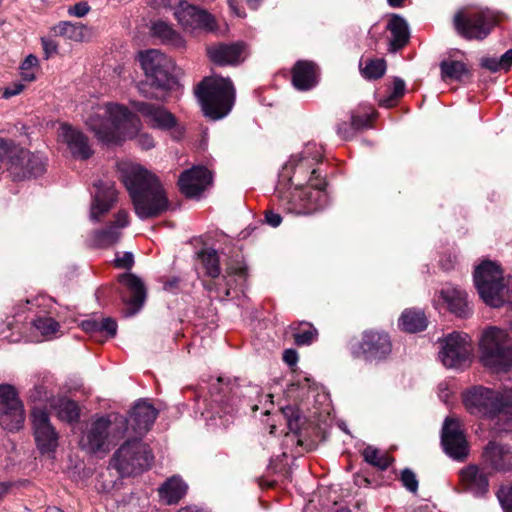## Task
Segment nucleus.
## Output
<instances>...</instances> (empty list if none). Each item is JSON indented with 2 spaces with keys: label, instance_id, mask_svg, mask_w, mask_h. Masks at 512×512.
<instances>
[{
  "label": "nucleus",
  "instance_id": "f257e3e1",
  "mask_svg": "<svg viewBox=\"0 0 512 512\" xmlns=\"http://www.w3.org/2000/svg\"><path fill=\"white\" fill-rule=\"evenodd\" d=\"M120 180L141 220L157 218L169 208V199L160 179L141 165H129L120 171Z\"/></svg>",
  "mask_w": 512,
  "mask_h": 512
},
{
  "label": "nucleus",
  "instance_id": "f03ea898",
  "mask_svg": "<svg viewBox=\"0 0 512 512\" xmlns=\"http://www.w3.org/2000/svg\"><path fill=\"white\" fill-rule=\"evenodd\" d=\"M138 60L146 77L138 84L139 93L148 99L165 101L168 92L177 85L174 63L156 49L139 52Z\"/></svg>",
  "mask_w": 512,
  "mask_h": 512
},
{
  "label": "nucleus",
  "instance_id": "7ed1b4c3",
  "mask_svg": "<svg viewBox=\"0 0 512 512\" xmlns=\"http://www.w3.org/2000/svg\"><path fill=\"white\" fill-rule=\"evenodd\" d=\"M461 400L466 411L476 417L504 420L512 414V389L504 394L491 388L475 385L461 393Z\"/></svg>",
  "mask_w": 512,
  "mask_h": 512
},
{
  "label": "nucleus",
  "instance_id": "20e7f679",
  "mask_svg": "<svg viewBox=\"0 0 512 512\" xmlns=\"http://www.w3.org/2000/svg\"><path fill=\"white\" fill-rule=\"evenodd\" d=\"M107 117L90 115L87 125L105 143L118 144L126 137H133L140 125V119L127 107L111 104L105 112Z\"/></svg>",
  "mask_w": 512,
  "mask_h": 512
},
{
  "label": "nucleus",
  "instance_id": "39448f33",
  "mask_svg": "<svg viewBox=\"0 0 512 512\" xmlns=\"http://www.w3.org/2000/svg\"><path fill=\"white\" fill-rule=\"evenodd\" d=\"M204 115L219 120L229 114L235 103V88L230 78L206 77L195 88Z\"/></svg>",
  "mask_w": 512,
  "mask_h": 512
},
{
  "label": "nucleus",
  "instance_id": "423d86ee",
  "mask_svg": "<svg viewBox=\"0 0 512 512\" xmlns=\"http://www.w3.org/2000/svg\"><path fill=\"white\" fill-rule=\"evenodd\" d=\"M327 181L319 169L313 168L307 185L296 184L295 190L282 200L285 211L295 215H310L323 210L328 204Z\"/></svg>",
  "mask_w": 512,
  "mask_h": 512
},
{
  "label": "nucleus",
  "instance_id": "0eeeda50",
  "mask_svg": "<svg viewBox=\"0 0 512 512\" xmlns=\"http://www.w3.org/2000/svg\"><path fill=\"white\" fill-rule=\"evenodd\" d=\"M474 283L485 304L499 308L512 303V286L505 280L501 267L495 262L483 261L474 271Z\"/></svg>",
  "mask_w": 512,
  "mask_h": 512
},
{
  "label": "nucleus",
  "instance_id": "6e6552de",
  "mask_svg": "<svg viewBox=\"0 0 512 512\" xmlns=\"http://www.w3.org/2000/svg\"><path fill=\"white\" fill-rule=\"evenodd\" d=\"M217 381V384L211 386L210 393L213 401L225 414H246L248 409L253 413L258 410L255 400L262 396V390L258 385L222 384L221 378Z\"/></svg>",
  "mask_w": 512,
  "mask_h": 512
},
{
  "label": "nucleus",
  "instance_id": "1a4fd4ad",
  "mask_svg": "<svg viewBox=\"0 0 512 512\" xmlns=\"http://www.w3.org/2000/svg\"><path fill=\"white\" fill-rule=\"evenodd\" d=\"M480 360L485 367L507 372L512 367V338L498 327L486 329L480 340Z\"/></svg>",
  "mask_w": 512,
  "mask_h": 512
},
{
  "label": "nucleus",
  "instance_id": "9d476101",
  "mask_svg": "<svg viewBox=\"0 0 512 512\" xmlns=\"http://www.w3.org/2000/svg\"><path fill=\"white\" fill-rule=\"evenodd\" d=\"M128 430L125 416L110 414L97 418L88 428L83 447L91 453L108 452L109 444L124 437Z\"/></svg>",
  "mask_w": 512,
  "mask_h": 512
},
{
  "label": "nucleus",
  "instance_id": "9b49d317",
  "mask_svg": "<svg viewBox=\"0 0 512 512\" xmlns=\"http://www.w3.org/2000/svg\"><path fill=\"white\" fill-rule=\"evenodd\" d=\"M0 150L7 158L6 169L13 181L37 178L46 170V163L41 155L14 147L11 140L0 137Z\"/></svg>",
  "mask_w": 512,
  "mask_h": 512
},
{
  "label": "nucleus",
  "instance_id": "f8f14e48",
  "mask_svg": "<svg viewBox=\"0 0 512 512\" xmlns=\"http://www.w3.org/2000/svg\"><path fill=\"white\" fill-rule=\"evenodd\" d=\"M347 348L353 359L378 363L386 360L391 354L392 340L383 330L366 329L359 337L351 338Z\"/></svg>",
  "mask_w": 512,
  "mask_h": 512
},
{
  "label": "nucleus",
  "instance_id": "ddd939ff",
  "mask_svg": "<svg viewBox=\"0 0 512 512\" xmlns=\"http://www.w3.org/2000/svg\"><path fill=\"white\" fill-rule=\"evenodd\" d=\"M497 21L489 10L458 9L453 18L452 26L456 34L467 41H482L488 37Z\"/></svg>",
  "mask_w": 512,
  "mask_h": 512
},
{
  "label": "nucleus",
  "instance_id": "4468645a",
  "mask_svg": "<svg viewBox=\"0 0 512 512\" xmlns=\"http://www.w3.org/2000/svg\"><path fill=\"white\" fill-rule=\"evenodd\" d=\"M154 460L150 447L140 438L125 441L113 454L111 463L122 476H130L148 470Z\"/></svg>",
  "mask_w": 512,
  "mask_h": 512
},
{
  "label": "nucleus",
  "instance_id": "2eb2a0df",
  "mask_svg": "<svg viewBox=\"0 0 512 512\" xmlns=\"http://www.w3.org/2000/svg\"><path fill=\"white\" fill-rule=\"evenodd\" d=\"M118 282L120 287L114 285L100 287L96 291L97 299L108 297L115 292L126 306L125 315H135L143 307L147 297V290L143 281L133 273H122L118 275Z\"/></svg>",
  "mask_w": 512,
  "mask_h": 512
},
{
  "label": "nucleus",
  "instance_id": "dca6fc26",
  "mask_svg": "<svg viewBox=\"0 0 512 512\" xmlns=\"http://www.w3.org/2000/svg\"><path fill=\"white\" fill-rule=\"evenodd\" d=\"M24 406L14 386L0 384V425L8 431H18L24 423Z\"/></svg>",
  "mask_w": 512,
  "mask_h": 512
},
{
  "label": "nucleus",
  "instance_id": "f3484780",
  "mask_svg": "<svg viewBox=\"0 0 512 512\" xmlns=\"http://www.w3.org/2000/svg\"><path fill=\"white\" fill-rule=\"evenodd\" d=\"M472 351L468 334L452 332L441 342L439 357L448 368H460L467 364Z\"/></svg>",
  "mask_w": 512,
  "mask_h": 512
},
{
  "label": "nucleus",
  "instance_id": "a211bd4d",
  "mask_svg": "<svg viewBox=\"0 0 512 512\" xmlns=\"http://www.w3.org/2000/svg\"><path fill=\"white\" fill-rule=\"evenodd\" d=\"M174 16L186 30H204L212 32L217 29L215 17L207 10L181 0L175 8Z\"/></svg>",
  "mask_w": 512,
  "mask_h": 512
},
{
  "label": "nucleus",
  "instance_id": "6ab92c4d",
  "mask_svg": "<svg viewBox=\"0 0 512 512\" xmlns=\"http://www.w3.org/2000/svg\"><path fill=\"white\" fill-rule=\"evenodd\" d=\"M34 438L41 454L54 453L58 447V433L44 408L33 407L30 414Z\"/></svg>",
  "mask_w": 512,
  "mask_h": 512
},
{
  "label": "nucleus",
  "instance_id": "aec40b11",
  "mask_svg": "<svg viewBox=\"0 0 512 512\" xmlns=\"http://www.w3.org/2000/svg\"><path fill=\"white\" fill-rule=\"evenodd\" d=\"M441 445L444 452L456 461L466 460L469 454L466 436L459 423L451 418H447L442 427Z\"/></svg>",
  "mask_w": 512,
  "mask_h": 512
},
{
  "label": "nucleus",
  "instance_id": "412c9836",
  "mask_svg": "<svg viewBox=\"0 0 512 512\" xmlns=\"http://www.w3.org/2000/svg\"><path fill=\"white\" fill-rule=\"evenodd\" d=\"M130 105L153 129L170 131L179 126L176 116L162 105L139 100H131Z\"/></svg>",
  "mask_w": 512,
  "mask_h": 512
},
{
  "label": "nucleus",
  "instance_id": "4be33fe9",
  "mask_svg": "<svg viewBox=\"0 0 512 512\" xmlns=\"http://www.w3.org/2000/svg\"><path fill=\"white\" fill-rule=\"evenodd\" d=\"M212 173L204 166L184 170L178 179L179 191L189 199L198 198L212 184Z\"/></svg>",
  "mask_w": 512,
  "mask_h": 512
},
{
  "label": "nucleus",
  "instance_id": "5701e85b",
  "mask_svg": "<svg viewBox=\"0 0 512 512\" xmlns=\"http://www.w3.org/2000/svg\"><path fill=\"white\" fill-rule=\"evenodd\" d=\"M281 413L286 421L289 432L292 434V440L296 439L297 446L301 447L305 452L314 450L315 443L305 438L304 426L306 425V419L302 415L301 410L297 406L288 405L281 408Z\"/></svg>",
  "mask_w": 512,
  "mask_h": 512
},
{
  "label": "nucleus",
  "instance_id": "b1692460",
  "mask_svg": "<svg viewBox=\"0 0 512 512\" xmlns=\"http://www.w3.org/2000/svg\"><path fill=\"white\" fill-rule=\"evenodd\" d=\"M59 137L67 145L71 155L76 159L87 160L93 155L88 137L69 124H62Z\"/></svg>",
  "mask_w": 512,
  "mask_h": 512
},
{
  "label": "nucleus",
  "instance_id": "393cba45",
  "mask_svg": "<svg viewBox=\"0 0 512 512\" xmlns=\"http://www.w3.org/2000/svg\"><path fill=\"white\" fill-rule=\"evenodd\" d=\"M158 416V410L148 401L139 400L130 411L127 419L133 431L140 437L147 433L153 426Z\"/></svg>",
  "mask_w": 512,
  "mask_h": 512
},
{
  "label": "nucleus",
  "instance_id": "a878e982",
  "mask_svg": "<svg viewBox=\"0 0 512 512\" xmlns=\"http://www.w3.org/2000/svg\"><path fill=\"white\" fill-rule=\"evenodd\" d=\"M460 482L466 492L485 497L489 492L488 473L477 465H468L460 471Z\"/></svg>",
  "mask_w": 512,
  "mask_h": 512
},
{
  "label": "nucleus",
  "instance_id": "bb28decb",
  "mask_svg": "<svg viewBox=\"0 0 512 512\" xmlns=\"http://www.w3.org/2000/svg\"><path fill=\"white\" fill-rule=\"evenodd\" d=\"M244 47L242 42L220 43L209 47L207 54L209 59L216 65H236L242 61Z\"/></svg>",
  "mask_w": 512,
  "mask_h": 512
},
{
  "label": "nucleus",
  "instance_id": "cd10ccee",
  "mask_svg": "<svg viewBox=\"0 0 512 512\" xmlns=\"http://www.w3.org/2000/svg\"><path fill=\"white\" fill-rule=\"evenodd\" d=\"M96 189L91 208L93 219L99 220L100 216L107 213L117 200V192L112 183L98 181L94 183Z\"/></svg>",
  "mask_w": 512,
  "mask_h": 512
},
{
  "label": "nucleus",
  "instance_id": "c85d7f7f",
  "mask_svg": "<svg viewBox=\"0 0 512 512\" xmlns=\"http://www.w3.org/2000/svg\"><path fill=\"white\" fill-rule=\"evenodd\" d=\"M292 84L299 91H308L317 84V66L306 60H298L292 68Z\"/></svg>",
  "mask_w": 512,
  "mask_h": 512
},
{
  "label": "nucleus",
  "instance_id": "c756f323",
  "mask_svg": "<svg viewBox=\"0 0 512 512\" xmlns=\"http://www.w3.org/2000/svg\"><path fill=\"white\" fill-rule=\"evenodd\" d=\"M439 294L449 312L455 316L467 318L472 313L467 301V293L464 290L447 287L443 288Z\"/></svg>",
  "mask_w": 512,
  "mask_h": 512
},
{
  "label": "nucleus",
  "instance_id": "7c9ffc66",
  "mask_svg": "<svg viewBox=\"0 0 512 512\" xmlns=\"http://www.w3.org/2000/svg\"><path fill=\"white\" fill-rule=\"evenodd\" d=\"M158 496L166 505L179 503L187 494L188 485L179 475L167 478L158 488Z\"/></svg>",
  "mask_w": 512,
  "mask_h": 512
},
{
  "label": "nucleus",
  "instance_id": "2f4dec72",
  "mask_svg": "<svg viewBox=\"0 0 512 512\" xmlns=\"http://www.w3.org/2000/svg\"><path fill=\"white\" fill-rule=\"evenodd\" d=\"M441 78L443 81H455L459 83H470L473 78L472 70L462 61L442 60L439 64Z\"/></svg>",
  "mask_w": 512,
  "mask_h": 512
},
{
  "label": "nucleus",
  "instance_id": "473e14b6",
  "mask_svg": "<svg viewBox=\"0 0 512 512\" xmlns=\"http://www.w3.org/2000/svg\"><path fill=\"white\" fill-rule=\"evenodd\" d=\"M387 29L392 35L388 49L390 52H397L408 44L410 32L408 23L402 16L393 14L387 24Z\"/></svg>",
  "mask_w": 512,
  "mask_h": 512
},
{
  "label": "nucleus",
  "instance_id": "72a5a7b5",
  "mask_svg": "<svg viewBox=\"0 0 512 512\" xmlns=\"http://www.w3.org/2000/svg\"><path fill=\"white\" fill-rule=\"evenodd\" d=\"M399 328L407 333L424 331L428 326V319L425 313L416 308L405 309L398 321Z\"/></svg>",
  "mask_w": 512,
  "mask_h": 512
},
{
  "label": "nucleus",
  "instance_id": "f704fd0d",
  "mask_svg": "<svg viewBox=\"0 0 512 512\" xmlns=\"http://www.w3.org/2000/svg\"><path fill=\"white\" fill-rule=\"evenodd\" d=\"M153 36L159 38L163 44L169 45L175 49L183 50L185 48V40L173 29L171 25L164 21H156L151 26Z\"/></svg>",
  "mask_w": 512,
  "mask_h": 512
},
{
  "label": "nucleus",
  "instance_id": "c9c22d12",
  "mask_svg": "<svg viewBox=\"0 0 512 512\" xmlns=\"http://www.w3.org/2000/svg\"><path fill=\"white\" fill-rule=\"evenodd\" d=\"M387 70V62L384 58H361L359 62V71L361 76L374 81L381 79Z\"/></svg>",
  "mask_w": 512,
  "mask_h": 512
},
{
  "label": "nucleus",
  "instance_id": "e433bc0d",
  "mask_svg": "<svg viewBox=\"0 0 512 512\" xmlns=\"http://www.w3.org/2000/svg\"><path fill=\"white\" fill-rule=\"evenodd\" d=\"M197 259L200 261L205 275L216 279L220 276V258L218 252L214 248H202L196 253Z\"/></svg>",
  "mask_w": 512,
  "mask_h": 512
},
{
  "label": "nucleus",
  "instance_id": "4c0bfd02",
  "mask_svg": "<svg viewBox=\"0 0 512 512\" xmlns=\"http://www.w3.org/2000/svg\"><path fill=\"white\" fill-rule=\"evenodd\" d=\"M57 411L58 418L67 423H75L80 418V407L75 400L61 397L52 405Z\"/></svg>",
  "mask_w": 512,
  "mask_h": 512
},
{
  "label": "nucleus",
  "instance_id": "58836bf2",
  "mask_svg": "<svg viewBox=\"0 0 512 512\" xmlns=\"http://www.w3.org/2000/svg\"><path fill=\"white\" fill-rule=\"evenodd\" d=\"M293 330L294 343L297 346L311 345L318 338V330L309 322L293 323L291 325Z\"/></svg>",
  "mask_w": 512,
  "mask_h": 512
},
{
  "label": "nucleus",
  "instance_id": "ea45409f",
  "mask_svg": "<svg viewBox=\"0 0 512 512\" xmlns=\"http://www.w3.org/2000/svg\"><path fill=\"white\" fill-rule=\"evenodd\" d=\"M361 455L366 463L385 471L394 461V458L389 456L387 453H381V451L371 445L366 446L362 451Z\"/></svg>",
  "mask_w": 512,
  "mask_h": 512
},
{
  "label": "nucleus",
  "instance_id": "a19ab883",
  "mask_svg": "<svg viewBox=\"0 0 512 512\" xmlns=\"http://www.w3.org/2000/svg\"><path fill=\"white\" fill-rule=\"evenodd\" d=\"M85 26L79 23H72L69 21H61L53 27V32L56 36L65 37L69 40L81 42L84 40Z\"/></svg>",
  "mask_w": 512,
  "mask_h": 512
},
{
  "label": "nucleus",
  "instance_id": "79ce46f5",
  "mask_svg": "<svg viewBox=\"0 0 512 512\" xmlns=\"http://www.w3.org/2000/svg\"><path fill=\"white\" fill-rule=\"evenodd\" d=\"M504 451L505 445H500L494 441H490L483 450L482 458L492 469L501 471L497 462H502Z\"/></svg>",
  "mask_w": 512,
  "mask_h": 512
},
{
  "label": "nucleus",
  "instance_id": "37998d69",
  "mask_svg": "<svg viewBox=\"0 0 512 512\" xmlns=\"http://www.w3.org/2000/svg\"><path fill=\"white\" fill-rule=\"evenodd\" d=\"M306 158H300L297 163H294L293 160H290L288 163H286L282 171L279 173V184L287 186L293 184V177L291 176V172H293L294 175L298 173H306Z\"/></svg>",
  "mask_w": 512,
  "mask_h": 512
},
{
  "label": "nucleus",
  "instance_id": "c03bdc74",
  "mask_svg": "<svg viewBox=\"0 0 512 512\" xmlns=\"http://www.w3.org/2000/svg\"><path fill=\"white\" fill-rule=\"evenodd\" d=\"M405 90L404 80L400 77H394L392 90L386 97L380 99L379 105L385 108L396 106L398 101L404 96Z\"/></svg>",
  "mask_w": 512,
  "mask_h": 512
},
{
  "label": "nucleus",
  "instance_id": "a18cd8bd",
  "mask_svg": "<svg viewBox=\"0 0 512 512\" xmlns=\"http://www.w3.org/2000/svg\"><path fill=\"white\" fill-rule=\"evenodd\" d=\"M121 233L114 226H108L104 229H100L95 231L94 233V243L97 247L107 248L115 244L119 238Z\"/></svg>",
  "mask_w": 512,
  "mask_h": 512
},
{
  "label": "nucleus",
  "instance_id": "49530a36",
  "mask_svg": "<svg viewBox=\"0 0 512 512\" xmlns=\"http://www.w3.org/2000/svg\"><path fill=\"white\" fill-rule=\"evenodd\" d=\"M375 115V111L368 112L361 109L353 110L351 112L350 122L355 132L370 128Z\"/></svg>",
  "mask_w": 512,
  "mask_h": 512
},
{
  "label": "nucleus",
  "instance_id": "de8ad7c7",
  "mask_svg": "<svg viewBox=\"0 0 512 512\" xmlns=\"http://www.w3.org/2000/svg\"><path fill=\"white\" fill-rule=\"evenodd\" d=\"M32 324L44 336L53 335L60 328L59 323L52 317H37Z\"/></svg>",
  "mask_w": 512,
  "mask_h": 512
},
{
  "label": "nucleus",
  "instance_id": "09e8293b",
  "mask_svg": "<svg viewBox=\"0 0 512 512\" xmlns=\"http://www.w3.org/2000/svg\"><path fill=\"white\" fill-rule=\"evenodd\" d=\"M118 325L112 317H102L98 319V336L105 338H114L117 335Z\"/></svg>",
  "mask_w": 512,
  "mask_h": 512
},
{
  "label": "nucleus",
  "instance_id": "8fccbe9b",
  "mask_svg": "<svg viewBox=\"0 0 512 512\" xmlns=\"http://www.w3.org/2000/svg\"><path fill=\"white\" fill-rule=\"evenodd\" d=\"M400 481L403 487L409 492L415 494L418 491L419 481L416 474L410 468H404L400 474Z\"/></svg>",
  "mask_w": 512,
  "mask_h": 512
},
{
  "label": "nucleus",
  "instance_id": "3c124183",
  "mask_svg": "<svg viewBox=\"0 0 512 512\" xmlns=\"http://www.w3.org/2000/svg\"><path fill=\"white\" fill-rule=\"evenodd\" d=\"M354 484L358 487H378L380 486V481L375 477H370L369 473L365 470H360L353 475Z\"/></svg>",
  "mask_w": 512,
  "mask_h": 512
},
{
  "label": "nucleus",
  "instance_id": "603ef678",
  "mask_svg": "<svg viewBox=\"0 0 512 512\" xmlns=\"http://www.w3.org/2000/svg\"><path fill=\"white\" fill-rule=\"evenodd\" d=\"M497 498L505 512H512V484L501 486L497 491Z\"/></svg>",
  "mask_w": 512,
  "mask_h": 512
},
{
  "label": "nucleus",
  "instance_id": "864d4df0",
  "mask_svg": "<svg viewBox=\"0 0 512 512\" xmlns=\"http://www.w3.org/2000/svg\"><path fill=\"white\" fill-rule=\"evenodd\" d=\"M336 132L339 137L346 141L352 139L356 133L351 122L348 123L346 121L337 124Z\"/></svg>",
  "mask_w": 512,
  "mask_h": 512
},
{
  "label": "nucleus",
  "instance_id": "5fc2aeb1",
  "mask_svg": "<svg viewBox=\"0 0 512 512\" xmlns=\"http://www.w3.org/2000/svg\"><path fill=\"white\" fill-rule=\"evenodd\" d=\"M480 65L491 72L503 70L500 58L486 56L481 59Z\"/></svg>",
  "mask_w": 512,
  "mask_h": 512
},
{
  "label": "nucleus",
  "instance_id": "6e6d98bb",
  "mask_svg": "<svg viewBox=\"0 0 512 512\" xmlns=\"http://www.w3.org/2000/svg\"><path fill=\"white\" fill-rule=\"evenodd\" d=\"M116 268L129 270L134 265V256L131 252H125L122 257H117L114 261Z\"/></svg>",
  "mask_w": 512,
  "mask_h": 512
},
{
  "label": "nucleus",
  "instance_id": "4d7b16f0",
  "mask_svg": "<svg viewBox=\"0 0 512 512\" xmlns=\"http://www.w3.org/2000/svg\"><path fill=\"white\" fill-rule=\"evenodd\" d=\"M90 9L91 8L87 2L81 1L73 6H70L68 9V13L71 16L83 17L90 11Z\"/></svg>",
  "mask_w": 512,
  "mask_h": 512
},
{
  "label": "nucleus",
  "instance_id": "13d9d810",
  "mask_svg": "<svg viewBox=\"0 0 512 512\" xmlns=\"http://www.w3.org/2000/svg\"><path fill=\"white\" fill-rule=\"evenodd\" d=\"M81 328L91 337H98V319H86L81 322Z\"/></svg>",
  "mask_w": 512,
  "mask_h": 512
},
{
  "label": "nucleus",
  "instance_id": "bf43d9fd",
  "mask_svg": "<svg viewBox=\"0 0 512 512\" xmlns=\"http://www.w3.org/2000/svg\"><path fill=\"white\" fill-rule=\"evenodd\" d=\"M497 464L501 471L512 470V446L505 445L502 462H497Z\"/></svg>",
  "mask_w": 512,
  "mask_h": 512
},
{
  "label": "nucleus",
  "instance_id": "052dcab7",
  "mask_svg": "<svg viewBox=\"0 0 512 512\" xmlns=\"http://www.w3.org/2000/svg\"><path fill=\"white\" fill-rule=\"evenodd\" d=\"M42 48L45 54V58L48 59L52 54L57 53L58 44L49 38H41Z\"/></svg>",
  "mask_w": 512,
  "mask_h": 512
},
{
  "label": "nucleus",
  "instance_id": "680f3d73",
  "mask_svg": "<svg viewBox=\"0 0 512 512\" xmlns=\"http://www.w3.org/2000/svg\"><path fill=\"white\" fill-rule=\"evenodd\" d=\"M265 223L269 226L276 228L282 222V216L279 213H275L273 210L265 211Z\"/></svg>",
  "mask_w": 512,
  "mask_h": 512
},
{
  "label": "nucleus",
  "instance_id": "e2e57ef3",
  "mask_svg": "<svg viewBox=\"0 0 512 512\" xmlns=\"http://www.w3.org/2000/svg\"><path fill=\"white\" fill-rule=\"evenodd\" d=\"M137 142L144 150H149L155 146L154 138L148 133L139 134Z\"/></svg>",
  "mask_w": 512,
  "mask_h": 512
},
{
  "label": "nucleus",
  "instance_id": "0e129e2a",
  "mask_svg": "<svg viewBox=\"0 0 512 512\" xmlns=\"http://www.w3.org/2000/svg\"><path fill=\"white\" fill-rule=\"evenodd\" d=\"M282 359L290 368H292L298 362V353L294 349H286L283 352Z\"/></svg>",
  "mask_w": 512,
  "mask_h": 512
},
{
  "label": "nucleus",
  "instance_id": "69168bd1",
  "mask_svg": "<svg viewBox=\"0 0 512 512\" xmlns=\"http://www.w3.org/2000/svg\"><path fill=\"white\" fill-rule=\"evenodd\" d=\"M24 87L22 83H13L4 89L2 96L6 99L16 96L23 91Z\"/></svg>",
  "mask_w": 512,
  "mask_h": 512
},
{
  "label": "nucleus",
  "instance_id": "338daca9",
  "mask_svg": "<svg viewBox=\"0 0 512 512\" xmlns=\"http://www.w3.org/2000/svg\"><path fill=\"white\" fill-rule=\"evenodd\" d=\"M128 224H129V215H128L127 211H125V210L118 211L115 215V221L112 226H114V227H116V229H118V228H124Z\"/></svg>",
  "mask_w": 512,
  "mask_h": 512
},
{
  "label": "nucleus",
  "instance_id": "774afa93",
  "mask_svg": "<svg viewBox=\"0 0 512 512\" xmlns=\"http://www.w3.org/2000/svg\"><path fill=\"white\" fill-rule=\"evenodd\" d=\"M501 65L503 70L508 71L510 67L512 66V49L507 50L501 57H500Z\"/></svg>",
  "mask_w": 512,
  "mask_h": 512
}]
</instances>
